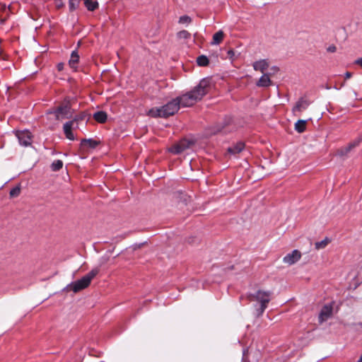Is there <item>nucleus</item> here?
Listing matches in <instances>:
<instances>
[{
    "instance_id": "412c9836",
    "label": "nucleus",
    "mask_w": 362,
    "mask_h": 362,
    "mask_svg": "<svg viewBox=\"0 0 362 362\" xmlns=\"http://www.w3.org/2000/svg\"><path fill=\"white\" fill-rule=\"evenodd\" d=\"M223 37H224V33L222 30H219V31L216 32L213 35V40L211 42V44L213 45H219L222 42Z\"/></svg>"
},
{
    "instance_id": "79ce46f5",
    "label": "nucleus",
    "mask_w": 362,
    "mask_h": 362,
    "mask_svg": "<svg viewBox=\"0 0 362 362\" xmlns=\"http://www.w3.org/2000/svg\"><path fill=\"white\" fill-rule=\"evenodd\" d=\"M353 92H354V95L356 96L357 95L356 92L355 90H353Z\"/></svg>"
},
{
    "instance_id": "1a4fd4ad",
    "label": "nucleus",
    "mask_w": 362,
    "mask_h": 362,
    "mask_svg": "<svg viewBox=\"0 0 362 362\" xmlns=\"http://www.w3.org/2000/svg\"><path fill=\"white\" fill-rule=\"evenodd\" d=\"M16 136L21 145L28 146L31 144V136L28 131L18 132Z\"/></svg>"
},
{
    "instance_id": "c9c22d12",
    "label": "nucleus",
    "mask_w": 362,
    "mask_h": 362,
    "mask_svg": "<svg viewBox=\"0 0 362 362\" xmlns=\"http://www.w3.org/2000/svg\"><path fill=\"white\" fill-rule=\"evenodd\" d=\"M351 76H352V74L351 72L347 71L345 73V78L346 79L350 78L351 77Z\"/></svg>"
},
{
    "instance_id": "aec40b11",
    "label": "nucleus",
    "mask_w": 362,
    "mask_h": 362,
    "mask_svg": "<svg viewBox=\"0 0 362 362\" xmlns=\"http://www.w3.org/2000/svg\"><path fill=\"white\" fill-rule=\"evenodd\" d=\"M307 120L299 119L295 123V130L298 133H303L306 129Z\"/></svg>"
},
{
    "instance_id": "6e6552de",
    "label": "nucleus",
    "mask_w": 362,
    "mask_h": 362,
    "mask_svg": "<svg viewBox=\"0 0 362 362\" xmlns=\"http://www.w3.org/2000/svg\"><path fill=\"white\" fill-rule=\"evenodd\" d=\"M194 142L188 139H182L178 143L170 147V151L174 154H180L187 148H189Z\"/></svg>"
},
{
    "instance_id": "bb28decb",
    "label": "nucleus",
    "mask_w": 362,
    "mask_h": 362,
    "mask_svg": "<svg viewBox=\"0 0 362 362\" xmlns=\"http://www.w3.org/2000/svg\"><path fill=\"white\" fill-rule=\"evenodd\" d=\"M81 1V0H69V11H75L78 7Z\"/></svg>"
},
{
    "instance_id": "ea45409f",
    "label": "nucleus",
    "mask_w": 362,
    "mask_h": 362,
    "mask_svg": "<svg viewBox=\"0 0 362 362\" xmlns=\"http://www.w3.org/2000/svg\"><path fill=\"white\" fill-rule=\"evenodd\" d=\"M358 284H359L358 283H356L354 284V288H356L358 286Z\"/></svg>"
},
{
    "instance_id": "c03bdc74",
    "label": "nucleus",
    "mask_w": 362,
    "mask_h": 362,
    "mask_svg": "<svg viewBox=\"0 0 362 362\" xmlns=\"http://www.w3.org/2000/svg\"><path fill=\"white\" fill-rule=\"evenodd\" d=\"M361 361H362V356H361Z\"/></svg>"
},
{
    "instance_id": "7c9ffc66",
    "label": "nucleus",
    "mask_w": 362,
    "mask_h": 362,
    "mask_svg": "<svg viewBox=\"0 0 362 362\" xmlns=\"http://www.w3.org/2000/svg\"><path fill=\"white\" fill-rule=\"evenodd\" d=\"M192 21V18L188 16H182L179 18V23L182 24L189 23Z\"/></svg>"
},
{
    "instance_id": "a878e982",
    "label": "nucleus",
    "mask_w": 362,
    "mask_h": 362,
    "mask_svg": "<svg viewBox=\"0 0 362 362\" xmlns=\"http://www.w3.org/2000/svg\"><path fill=\"white\" fill-rule=\"evenodd\" d=\"M63 167V162L61 160H55L51 165L52 171H59Z\"/></svg>"
},
{
    "instance_id": "f257e3e1",
    "label": "nucleus",
    "mask_w": 362,
    "mask_h": 362,
    "mask_svg": "<svg viewBox=\"0 0 362 362\" xmlns=\"http://www.w3.org/2000/svg\"><path fill=\"white\" fill-rule=\"evenodd\" d=\"M211 79L202 78L192 90L176 98V100L179 101V107L192 106L209 93Z\"/></svg>"
},
{
    "instance_id": "5701e85b",
    "label": "nucleus",
    "mask_w": 362,
    "mask_h": 362,
    "mask_svg": "<svg viewBox=\"0 0 362 362\" xmlns=\"http://www.w3.org/2000/svg\"><path fill=\"white\" fill-rule=\"evenodd\" d=\"M11 67H14V64L12 62L6 59L3 54V52L1 51V70L11 69Z\"/></svg>"
},
{
    "instance_id": "7ed1b4c3",
    "label": "nucleus",
    "mask_w": 362,
    "mask_h": 362,
    "mask_svg": "<svg viewBox=\"0 0 362 362\" xmlns=\"http://www.w3.org/2000/svg\"><path fill=\"white\" fill-rule=\"evenodd\" d=\"M179 109V101L176 100V98H174L159 108L151 109L149 113L152 117H154L166 118L173 115L178 111Z\"/></svg>"
},
{
    "instance_id": "20e7f679",
    "label": "nucleus",
    "mask_w": 362,
    "mask_h": 362,
    "mask_svg": "<svg viewBox=\"0 0 362 362\" xmlns=\"http://www.w3.org/2000/svg\"><path fill=\"white\" fill-rule=\"evenodd\" d=\"M49 114H53L56 119H70L72 117L73 112L71 109V99L69 97L64 98V101L57 107L48 112Z\"/></svg>"
},
{
    "instance_id": "72a5a7b5",
    "label": "nucleus",
    "mask_w": 362,
    "mask_h": 362,
    "mask_svg": "<svg viewBox=\"0 0 362 362\" xmlns=\"http://www.w3.org/2000/svg\"><path fill=\"white\" fill-rule=\"evenodd\" d=\"M355 64H358V65H360L362 67V57L361 58H358V59H356L355 61Z\"/></svg>"
},
{
    "instance_id": "0eeeda50",
    "label": "nucleus",
    "mask_w": 362,
    "mask_h": 362,
    "mask_svg": "<svg viewBox=\"0 0 362 362\" xmlns=\"http://www.w3.org/2000/svg\"><path fill=\"white\" fill-rule=\"evenodd\" d=\"M233 119L230 117H226L221 122L217 123L212 127L211 133L214 134L218 133L226 134L233 129L232 126Z\"/></svg>"
},
{
    "instance_id": "39448f33",
    "label": "nucleus",
    "mask_w": 362,
    "mask_h": 362,
    "mask_svg": "<svg viewBox=\"0 0 362 362\" xmlns=\"http://www.w3.org/2000/svg\"><path fill=\"white\" fill-rule=\"evenodd\" d=\"M95 276V273H88L80 279L68 284L63 290L67 291H73L74 293H77L88 287Z\"/></svg>"
},
{
    "instance_id": "b1692460",
    "label": "nucleus",
    "mask_w": 362,
    "mask_h": 362,
    "mask_svg": "<svg viewBox=\"0 0 362 362\" xmlns=\"http://www.w3.org/2000/svg\"><path fill=\"white\" fill-rule=\"evenodd\" d=\"M197 63L199 66H206L209 64V60L206 56L200 55L197 58Z\"/></svg>"
},
{
    "instance_id": "4be33fe9",
    "label": "nucleus",
    "mask_w": 362,
    "mask_h": 362,
    "mask_svg": "<svg viewBox=\"0 0 362 362\" xmlns=\"http://www.w3.org/2000/svg\"><path fill=\"white\" fill-rule=\"evenodd\" d=\"M83 2L86 8L90 11H93L98 7V3L96 1L83 0Z\"/></svg>"
},
{
    "instance_id": "f03ea898",
    "label": "nucleus",
    "mask_w": 362,
    "mask_h": 362,
    "mask_svg": "<svg viewBox=\"0 0 362 362\" xmlns=\"http://www.w3.org/2000/svg\"><path fill=\"white\" fill-rule=\"evenodd\" d=\"M271 295L270 291L262 290H257L249 294L248 298L250 301H257L259 303V306L256 308L257 316L262 315L267 308V304L271 300Z\"/></svg>"
},
{
    "instance_id": "4468645a",
    "label": "nucleus",
    "mask_w": 362,
    "mask_h": 362,
    "mask_svg": "<svg viewBox=\"0 0 362 362\" xmlns=\"http://www.w3.org/2000/svg\"><path fill=\"white\" fill-rule=\"evenodd\" d=\"M252 66L255 71H259L264 74V71L269 67V63L266 59H260L255 62Z\"/></svg>"
},
{
    "instance_id": "58836bf2",
    "label": "nucleus",
    "mask_w": 362,
    "mask_h": 362,
    "mask_svg": "<svg viewBox=\"0 0 362 362\" xmlns=\"http://www.w3.org/2000/svg\"><path fill=\"white\" fill-rule=\"evenodd\" d=\"M76 128H78V123H75V124L74 125V127L72 129H76Z\"/></svg>"
},
{
    "instance_id": "ddd939ff",
    "label": "nucleus",
    "mask_w": 362,
    "mask_h": 362,
    "mask_svg": "<svg viewBox=\"0 0 362 362\" xmlns=\"http://www.w3.org/2000/svg\"><path fill=\"white\" fill-rule=\"evenodd\" d=\"M310 104V101L304 98H300L296 105L293 108V111L296 112H303L305 110Z\"/></svg>"
},
{
    "instance_id": "cd10ccee",
    "label": "nucleus",
    "mask_w": 362,
    "mask_h": 362,
    "mask_svg": "<svg viewBox=\"0 0 362 362\" xmlns=\"http://www.w3.org/2000/svg\"><path fill=\"white\" fill-rule=\"evenodd\" d=\"M1 23L4 22L5 18H3V14L6 13V16L8 14V11L11 10V5H6V4H1Z\"/></svg>"
},
{
    "instance_id": "c756f323",
    "label": "nucleus",
    "mask_w": 362,
    "mask_h": 362,
    "mask_svg": "<svg viewBox=\"0 0 362 362\" xmlns=\"http://www.w3.org/2000/svg\"><path fill=\"white\" fill-rule=\"evenodd\" d=\"M190 33L185 30H181L177 33V37L180 39H188L190 37Z\"/></svg>"
},
{
    "instance_id": "e433bc0d",
    "label": "nucleus",
    "mask_w": 362,
    "mask_h": 362,
    "mask_svg": "<svg viewBox=\"0 0 362 362\" xmlns=\"http://www.w3.org/2000/svg\"><path fill=\"white\" fill-rule=\"evenodd\" d=\"M109 260V257L108 256H104L101 258V262L103 264L104 262H106Z\"/></svg>"
},
{
    "instance_id": "2eb2a0df",
    "label": "nucleus",
    "mask_w": 362,
    "mask_h": 362,
    "mask_svg": "<svg viewBox=\"0 0 362 362\" xmlns=\"http://www.w3.org/2000/svg\"><path fill=\"white\" fill-rule=\"evenodd\" d=\"M272 84V81L270 79L269 74H264L256 83L257 86L267 88Z\"/></svg>"
},
{
    "instance_id": "6ab92c4d",
    "label": "nucleus",
    "mask_w": 362,
    "mask_h": 362,
    "mask_svg": "<svg viewBox=\"0 0 362 362\" xmlns=\"http://www.w3.org/2000/svg\"><path fill=\"white\" fill-rule=\"evenodd\" d=\"M93 118L95 121L99 123H104L106 122L107 115L104 111H98L93 114Z\"/></svg>"
},
{
    "instance_id": "37998d69",
    "label": "nucleus",
    "mask_w": 362,
    "mask_h": 362,
    "mask_svg": "<svg viewBox=\"0 0 362 362\" xmlns=\"http://www.w3.org/2000/svg\"><path fill=\"white\" fill-rule=\"evenodd\" d=\"M358 362H362V361H361V358L358 359Z\"/></svg>"
},
{
    "instance_id": "f3484780",
    "label": "nucleus",
    "mask_w": 362,
    "mask_h": 362,
    "mask_svg": "<svg viewBox=\"0 0 362 362\" xmlns=\"http://www.w3.org/2000/svg\"><path fill=\"white\" fill-rule=\"evenodd\" d=\"M100 144V141H97L93 139H83L81 141V145L83 147H88L90 148H95Z\"/></svg>"
},
{
    "instance_id": "f8f14e48",
    "label": "nucleus",
    "mask_w": 362,
    "mask_h": 362,
    "mask_svg": "<svg viewBox=\"0 0 362 362\" xmlns=\"http://www.w3.org/2000/svg\"><path fill=\"white\" fill-rule=\"evenodd\" d=\"M362 141V136H359L354 141L349 144L347 146L341 148L339 151V154L340 156H346L348 153H349L353 148L358 146Z\"/></svg>"
},
{
    "instance_id": "393cba45",
    "label": "nucleus",
    "mask_w": 362,
    "mask_h": 362,
    "mask_svg": "<svg viewBox=\"0 0 362 362\" xmlns=\"http://www.w3.org/2000/svg\"><path fill=\"white\" fill-rule=\"evenodd\" d=\"M330 242V240L328 238H325L324 240L316 242L315 243V247L316 250H321L325 248L328 243Z\"/></svg>"
},
{
    "instance_id": "4c0bfd02",
    "label": "nucleus",
    "mask_w": 362,
    "mask_h": 362,
    "mask_svg": "<svg viewBox=\"0 0 362 362\" xmlns=\"http://www.w3.org/2000/svg\"><path fill=\"white\" fill-rule=\"evenodd\" d=\"M247 351H248V350H247V349H246V350H243V359H244V358H245V357L246 356V354H247Z\"/></svg>"
},
{
    "instance_id": "9b49d317",
    "label": "nucleus",
    "mask_w": 362,
    "mask_h": 362,
    "mask_svg": "<svg viewBox=\"0 0 362 362\" xmlns=\"http://www.w3.org/2000/svg\"><path fill=\"white\" fill-rule=\"evenodd\" d=\"M332 314V305L330 304L325 305L319 315V321L320 323L327 320Z\"/></svg>"
},
{
    "instance_id": "423d86ee",
    "label": "nucleus",
    "mask_w": 362,
    "mask_h": 362,
    "mask_svg": "<svg viewBox=\"0 0 362 362\" xmlns=\"http://www.w3.org/2000/svg\"><path fill=\"white\" fill-rule=\"evenodd\" d=\"M87 117H88V114L86 113L85 112H82L79 113L78 115H75L71 120L68 121L64 124V125H63L64 133L68 139L71 140V141H74L75 139L74 135L71 131L75 123H78L79 122L83 121V120L86 119Z\"/></svg>"
},
{
    "instance_id": "9d476101",
    "label": "nucleus",
    "mask_w": 362,
    "mask_h": 362,
    "mask_svg": "<svg viewBox=\"0 0 362 362\" xmlns=\"http://www.w3.org/2000/svg\"><path fill=\"white\" fill-rule=\"evenodd\" d=\"M301 253L298 250H293L291 253L287 254L283 259L284 263L291 265L300 259Z\"/></svg>"
},
{
    "instance_id": "a19ab883",
    "label": "nucleus",
    "mask_w": 362,
    "mask_h": 362,
    "mask_svg": "<svg viewBox=\"0 0 362 362\" xmlns=\"http://www.w3.org/2000/svg\"><path fill=\"white\" fill-rule=\"evenodd\" d=\"M272 69L273 70H278V69L276 66H274Z\"/></svg>"
},
{
    "instance_id": "2f4dec72",
    "label": "nucleus",
    "mask_w": 362,
    "mask_h": 362,
    "mask_svg": "<svg viewBox=\"0 0 362 362\" xmlns=\"http://www.w3.org/2000/svg\"><path fill=\"white\" fill-rule=\"evenodd\" d=\"M337 50V47L334 45H330L327 48V51L328 52H335Z\"/></svg>"
},
{
    "instance_id": "f704fd0d",
    "label": "nucleus",
    "mask_w": 362,
    "mask_h": 362,
    "mask_svg": "<svg viewBox=\"0 0 362 362\" xmlns=\"http://www.w3.org/2000/svg\"><path fill=\"white\" fill-rule=\"evenodd\" d=\"M63 69H64V64L63 63H59L57 64V69H58V71H62Z\"/></svg>"
},
{
    "instance_id": "a211bd4d",
    "label": "nucleus",
    "mask_w": 362,
    "mask_h": 362,
    "mask_svg": "<svg viewBox=\"0 0 362 362\" xmlns=\"http://www.w3.org/2000/svg\"><path fill=\"white\" fill-rule=\"evenodd\" d=\"M78 61H79V55H78V51L76 49L72 51V52L71 54V58L69 61V64L71 66V68L76 70V67H77L76 65H77Z\"/></svg>"
},
{
    "instance_id": "c85d7f7f",
    "label": "nucleus",
    "mask_w": 362,
    "mask_h": 362,
    "mask_svg": "<svg viewBox=\"0 0 362 362\" xmlns=\"http://www.w3.org/2000/svg\"><path fill=\"white\" fill-rule=\"evenodd\" d=\"M21 193V187L20 185H17L13 189H11L9 192V195L11 198L17 197Z\"/></svg>"
},
{
    "instance_id": "dca6fc26",
    "label": "nucleus",
    "mask_w": 362,
    "mask_h": 362,
    "mask_svg": "<svg viewBox=\"0 0 362 362\" xmlns=\"http://www.w3.org/2000/svg\"><path fill=\"white\" fill-rule=\"evenodd\" d=\"M245 148V144L242 141H239L228 148V152L231 154H238L240 153Z\"/></svg>"
},
{
    "instance_id": "473e14b6",
    "label": "nucleus",
    "mask_w": 362,
    "mask_h": 362,
    "mask_svg": "<svg viewBox=\"0 0 362 362\" xmlns=\"http://www.w3.org/2000/svg\"><path fill=\"white\" fill-rule=\"evenodd\" d=\"M229 58L232 59L235 54L234 51L233 49H230L227 52Z\"/></svg>"
}]
</instances>
